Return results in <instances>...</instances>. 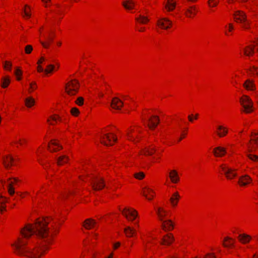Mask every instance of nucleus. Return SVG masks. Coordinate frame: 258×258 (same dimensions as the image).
I'll list each match as a JSON object with an SVG mask.
<instances>
[{"label":"nucleus","mask_w":258,"mask_h":258,"mask_svg":"<svg viewBox=\"0 0 258 258\" xmlns=\"http://www.w3.org/2000/svg\"><path fill=\"white\" fill-rule=\"evenodd\" d=\"M62 148V146H60L55 141H51V144L48 145V149L51 152H56Z\"/></svg>","instance_id":"nucleus-18"},{"label":"nucleus","mask_w":258,"mask_h":258,"mask_svg":"<svg viewBox=\"0 0 258 258\" xmlns=\"http://www.w3.org/2000/svg\"><path fill=\"white\" fill-rule=\"evenodd\" d=\"M45 38L46 39V42H44L42 41H40V42L43 47L47 48L49 46L50 43L52 42L53 37V36H49L46 37Z\"/></svg>","instance_id":"nucleus-30"},{"label":"nucleus","mask_w":258,"mask_h":258,"mask_svg":"<svg viewBox=\"0 0 258 258\" xmlns=\"http://www.w3.org/2000/svg\"><path fill=\"white\" fill-rule=\"evenodd\" d=\"M204 258H216V256L213 253H208L204 256Z\"/></svg>","instance_id":"nucleus-52"},{"label":"nucleus","mask_w":258,"mask_h":258,"mask_svg":"<svg viewBox=\"0 0 258 258\" xmlns=\"http://www.w3.org/2000/svg\"><path fill=\"white\" fill-rule=\"evenodd\" d=\"M248 147V152H252L253 150H255L256 149V147H254V146H250L249 144L247 145Z\"/></svg>","instance_id":"nucleus-50"},{"label":"nucleus","mask_w":258,"mask_h":258,"mask_svg":"<svg viewBox=\"0 0 258 258\" xmlns=\"http://www.w3.org/2000/svg\"><path fill=\"white\" fill-rule=\"evenodd\" d=\"M25 104L28 107H32L33 105H34V104L35 103L34 99L31 97L25 99Z\"/></svg>","instance_id":"nucleus-35"},{"label":"nucleus","mask_w":258,"mask_h":258,"mask_svg":"<svg viewBox=\"0 0 258 258\" xmlns=\"http://www.w3.org/2000/svg\"><path fill=\"white\" fill-rule=\"evenodd\" d=\"M243 27L245 29H248L249 28L248 27V23L245 22V23H244V25H243Z\"/></svg>","instance_id":"nucleus-60"},{"label":"nucleus","mask_w":258,"mask_h":258,"mask_svg":"<svg viewBox=\"0 0 258 258\" xmlns=\"http://www.w3.org/2000/svg\"><path fill=\"white\" fill-rule=\"evenodd\" d=\"M122 214L130 221H133L138 215L137 212L133 209L125 208L122 212Z\"/></svg>","instance_id":"nucleus-5"},{"label":"nucleus","mask_w":258,"mask_h":258,"mask_svg":"<svg viewBox=\"0 0 258 258\" xmlns=\"http://www.w3.org/2000/svg\"><path fill=\"white\" fill-rule=\"evenodd\" d=\"M120 245V243L119 242H117L113 244V248L114 249L117 248Z\"/></svg>","instance_id":"nucleus-55"},{"label":"nucleus","mask_w":258,"mask_h":258,"mask_svg":"<svg viewBox=\"0 0 258 258\" xmlns=\"http://www.w3.org/2000/svg\"><path fill=\"white\" fill-rule=\"evenodd\" d=\"M126 136L129 140L135 142V138L129 132L127 133Z\"/></svg>","instance_id":"nucleus-51"},{"label":"nucleus","mask_w":258,"mask_h":258,"mask_svg":"<svg viewBox=\"0 0 258 258\" xmlns=\"http://www.w3.org/2000/svg\"><path fill=\"white\" fill-rule=\"evenodd\" d=\"M180 198V196L179 195V194L177 192H175L171 197V198L170 199V201L171 202V204L173 206H175L177 204V202L178 200Z\"/></svg>","instance_id":"nucleus-31"},{"label":"nucleus","mask_w":258,"mask_h":258,"mask_svg":"<svg viewBox=\"0 0 258 258\" xmlns=\"http://www.w3.org/2000/svg\"><path fill=\"white\" fill-rule=\"evenodd\" d=\"M240 103L243 109L242 111L249 113L253 111V103L250 98L246 95H243L240 99Z\"/></svg>","instance_id":"nucleus-2"},{"label":"nucleus","mask_w":258,"mask_h":258,"mask_svg":"<svg viewBox=\"0 0 258 258\" xmlns=\"http://www.w3.org/2000/svg\"><path fill=\"white\" fill-rule=\"evenodd\" d=\"M69 160L68 156L62 155L58 157L57 159V164L58 166H61L68 162Z\"/></svg>","instance_id":"nucleus-23"},{"label":"nucleus","mask_w":258,"mask_h":258,"mask_svg":"<svg viewBox=\"0 0 258 258\" xmlns=\"http://www.w3.org/2000/svg\"><path fill=\"white\" fill-rule=\"evenodd\" d=\"M91 185L95 190H101L105 186L104 180L101 178H96L93 180Z\"/></svg>","instance_id":"nucleus-8"},{"label":"nucleus","mask_w":258,"mask_h":258,"mask_svg":"<svg viewBox=\"0 0 258 258\" xmlns=\"http://www.w3.org/2000/svg\"><path fill=\"white\" fill-rule=\"evenodd\" d=\"M234 240L229 237H226L224 239V243L223 245L224 247H232L234 245Z\"/></svg>","instance_id":"nucleus-26"},{"label":"nucleus","mask_w":258,"mask_h":258,"mask_svg":"<svg viewBox=\"0 0 258 258\" xmlns=\"http://www.w3.org/2000/svg\"><path fill=\"white\" fill-rule=\"evenodd\" d=\"M157 25L161 29H168L171 27L172 22L168 18L163 17L157 20Z\"/></svg>","instance_id":"nucleus-6"},{"label":"nucleus","mask_w":258,"mask_h":258,"mask_svg":"<svg viewBox=\"0 0 258 258\" xmlns=\"http://www.w3.org/2000/svg\"><path fill=\"white\" fill-rule=\"evenodd\" d=\"M10 82V80L9 77H5L3 79L2 87L6 88L8 86Z\"/></svg>","instance_id":"nucleus-37"},{"label":"nucleus","mask_w":258,"mask_h":258,"mask_svg":"<svg viewBox=\"0 0 258 258\" xmlns=\"http://www.w3.org/2000/svg\"><path fill=\"white\" fill-rule=\"evenodd\" d=\"M246 156L247 157L250 159L251 160L256 162L258 161V156L257 155L252 154L250 153H247L246 154Z\"/></svg>","instance_id":"nucleus-38"},{"label":"nucleus","mask_w":258,"mask_h":258,"mask_svg":"<svg viewBox=\"0 0 258 258\" xmlns=\"http://www.w3.org/2000/svg\"><path fill=\"white\" fill-rule=\"evenodd\" d=\"M45 60V58L44 57H41L40 59L38 61V64L41 63L43 61Z\"/></svg>","instance_id":"nucleus-57"},{"label":"nucleus","mask_w":258,"mask_h":258,"mask_svg":"<svg viewBox=\"0 0 258 258\" xmlns=\"http://www.w3.org/2000/svg\"><path fill=\"white\" fill-rule=\"evenodd\" d=\"M24 13H25V15L28 17H30V14H29V13L25 9L24 10Z\"/></svg>","instance_id":"nucleus-58"},{"label":"nucleus","mask_w":258,"mask_h":258,"mask_svg":"<svg viewBox=\"0 0 258 258\" xmlns=\"http://www.w3.org/2000/svg\"><path fill=\"white\" fill-rule=\"evenodd\" d=\"M234 18L235 21L237 22H246V15L242 11H236L234 15Z\"/></svg>","instance_id":"nucleus-10"},{"label":"nucleus","mask_w":258,"mask_h":258,"mask_svg":"<svg viewBox=\"0 0 258 258\" xmlns=\"http://www.w3.org/2000/svg\"><path fill=\"white\" fill-rule=\"evenodd\" d=\"M124 232L127 237H132L135 233L136 231L132 228L128 226L124 228Z\"/></svg>","instance_id":"nucleus-32"},{"label":"nucleus","mask_w":258,"mask_h":258,"mask_svg":"<svg viewBox=\"0 0 258 258\" xmlns=\"http://www.w3.org/2000/svg\"><path fill=\"white\" fill-rule=\"evenodd\" d=\"M149 123L148 126L151 129L153 130L158 125L159 122V117L156 115L152 116L148 119Z\"/></svg>","instance_id":"nucleus-11"},{"label":"nucleus","mask_w":258,"mask_h":258,"mask_svg":"<svg viewBox=\"0 0 258 258\" xmlns=\"http://www.w3.org/2000/svg\"><path fill=\"white\" fill-rule=\"evenodd\" d=\"M5 210V207L3 206L2 205L0 207V210L1 212H3V210Z\"/></svg>","instance_id":"nucleus-62"},{"label":"nucleus","mask_w":258,"mask_h":258,"mask_svg":"<svg viewBox=\"0 0 258 258\" xmlns=\"http://www.w3.org/2000/svg\"><path fill=\"white\" fill-rule=\"evenodd\" d=\"M243 87L248 90H254L255 89V85L253 82L250 80H247L243 84Z\"/></svg>","instance_id":"nucleus-28"},{"label":"nucleus","mask_w":258,"mask_h":258,"mask_svg":"<svg viewBox=\"0 0 258 258\" xmlns=\"http://www.w3.org/2000/svg\"><path fill=\"white\" fill-rule=\"evenodd\" d=\"M249 71L251 72L252 75L258 74L257 68L255 67L254 66H253L252 68H250L249 69Z\"/></svg>","instance_id":"nucleus-49"},{"label":"nucleus","mask_w":258,"mask_h":258,"mask_svg":"<svg viewBox=\"0 0 258 258\" xmlns=\"http://www.w3.org/2000/svg\"><path fill=\"white\" fill-rule=\"evenodd\" d=\"M155 150L154 148H147L144 151V154L151 155L155 152Z\"/></svg>","instance_id":"nucleus-39"},{"label":"nucleus","mask_w":258,"mask_h":258,"mask_svg":"<svg viewBox=\"0 0 258 258\" xmlns=\"http://www.w3.org/2000/svg\"><path fill=\"white\" fill-rule=\"evenodd\" d=\"M14 74L17 76V80H20L21 78L19 77V76H21L22 74V72L21 70H20L18 68H17L14 72Z\"/></svg>","instance_id":"nucleus-40"},{"label":"nucleus","mask_w":258,"mask_h":258,"mask_svg":"<svg viewBox=\"0 0 258 258\" xmlns=\"http://www.w3.org/2000/svg\"><path fill=\"white\" fill-rule=\"evenodd\" d=\"M251 181V178L249 176L245 175L239 177L238 182L241 186H245L250 183Z\"/></svg>","instance_id":"nucleus-17"},{"label":"nucleus","mask_w":258,"mask_h":258,"mask_svg":"<svg viewBox=\"0 0 258 258\" xmlns=\"http://www.w3.org/2000/svg\"><path fill=\"white\" fill-rule=\"evenodd\" d=\"M124 8L127 10H132L134 8L135 3L132 0H126L122 3Z\"/></svg>","instance_id":"nucleus-29"},{"label":"nucleus","mask_w":258,"mask_h":258,"mask_svg":"<svg viewBox=\"0 0 258 258\" xmlns=\"http://www.w3.org/2000/svg\"><path fill=\"white\" fill-rule=\"evenodd\" d=\"M253 135L255 136V137H254V138L252 140L254 141V144L257 145V141L258 139L257 134H254Z\"/></svg>","instance_id":"nucleus-53"},{"label":"nucleus","mask_w":258,"mask_h":258,"mask_svg":"<svg viewBox=\"0 0 258 258\" xmlns=\"http://www.w3.org/2000/svg\"><path fill=\"white\" fill-rule=\"evenodd\" d=\"M79 112V109L76 107L72 108L71 109V113L74 116H77Z\"/></svg>","instance_id":"nucleus-47"},{"label":"nucleus","mask_w":258,"mask_h":258,"mask_svg":"<svg viewBox=\"0 0 258 258\" xmlns=\"http://www.w3.org/2000/svg\"><path fill=\"white\" fill-rule=\"evenodd\" d=\"M14 160V159L11 156H6V158H3V164L5 166V168L7 169H9L12 166L13 162Z\"/></svg>","instance_id":"nucleus-19"},{"label":"nucleus","mask_w":258,"mask_h":258,"mask_svg":"<svg viewBox=\"0 0 258 258\" xmlns=\"http://www.w3.org/2000/svg\"><path fill=\"white\" fill-rule=\"evenodd\" d=\"M142 194L148 200H151L154 196V191L148 187L143 188Z\"/></svg>","instance_id":"nucleus-13"},{"label":"nucleus","mask_w":258,"mask_h":258,"mask_svg":"<svg viewBox=\"0 0 258 258\" xmlns=\"http://www.w3.org/2000/svg\"><path fill=\"white\" fill-rule=\"evenodd\" d=\"M174 237L173 235L171 233H168L166 235H165L163 238H162V241L161 243L162 244H167V245H170L172 243V242L174 241Z\"/></svg>","instance_id":"nucleus-14"},{"label":"nucleus","mask_w":258,"mask_h":258,"mask_svg":"<svg viewBox=\"0 0 258 258\" xmlns=\"http://www.w3.org/2000/svg\"><path fill=\"white\" fill-rule=\"evenodd\" d=\"M123 102L117 97L112 98L111 106L115 109L120 110L123 106Z\"/></svg>","instance_id":"nucleus-12"},{"label":"nucleus","mask_w":258,"mask_h":258,"mask_svg":"<svg viewBox=\"0 0 258 258\" xmlns=\"http://www.w3.org/2000/svg\"><path fill=\"white\" fill-rule=\"evenodd\" d=\"M244 54L247 56H250L252 55L254 53V48L253 47H247V48H245L244 50Z\"/></svg>","instance_id":"nucleus-36"},{"label":"nucleus","mask_w":258,"mask_h":258,"mask_svg":"<svg viewBox=\"0 0 258 258\" xmlns=\"http://www.w3.org/2000/svg\"><path fill=\"white\" fill-rule=\"evenodd\" d=\"M218 3V0H209L208 4L210 7H216Z\"/></svg>","instance_id":"nucleus-42"},{"label":"nucleus","mask_w":258,"mask_h":258,"mask_svg":"<svg viewBox=\"0 0 258 258\" xmlns=\"http://www.w3.org/2000/svg\"><path fill=\"white\" fill-rule=\"evenodd\" d=\"M79 88V83L76 80H72L66 85V92L70 96L75 95L78 91Z\"/></svg>","instance_id":"nucleus-3"},{"label":"nucleus","mask_w":258,"mask_h":258,"mask_svg":"<svg viewBox=\"0 0 258 258\" xmlns=\"http://www.w3.org/2000/svg\"><path fill=\"white\" fill-rule=\"evenodd\" d=\"M83 102L84 99L82 97H78L76 101V104H77L79 106L82 105L83 104Z\"/></svg>","instance_id":"nucleus-46"},{"label":"nucleus","mask_w":258,"mask_h":258,"mask_svg":"<svg viewBox=\"0 0 258 258\" xmlns=\"http://www.w3.org/2000/svg\"><path fill=\"white\" fill-rule=\"evenodd\" d=\"M196 12H197L196 8L194 6H191L185 10V14L186 17L191 18L193 16L196 15Z\"/></svg>","instance_id":"nucleus-22"},{"label":"nucleus","mask_w":258,"mask_h":258,"mask_svg":"<svg viewBox=\"0 0 258 258\" xmlns=\"http://www.w3.org/2000/svg\"><path fill=\"white\" fill-rule=\"evenodd\" d=\"M169 177L173 183H177L179 180L177 172L175 170H171L169 172Z\"/></svg>","instance_id":"nucleus-21"},{"label":"nucleus","mask_w":258,"mask_h":258,"mask_svg":"<svg viewBox=\"0 0 258 258\" xmlns=\"http://www.w3.org/2000/svg\"><path fill=\"white\" fill-rule=\"evenodd\" d=\"M145 30V28H141L140 29H139V31H141V32H142L143 31H144Z\"/></svg>","instance_id":"nucleus-64"},{"label":"nucleus","mask_w":258,"mask_h":258,"mask_svg":"<svg viewBox=\"0 0 258 258\" xmlns=\"http://www.w3.org/2000/svg\"><path fill=\"white\" fill-rule=\"evenodd\" d=\"M233 29V26L232 24H229V31H231Z\"/></svg>","instance_id":"nucleus-59"},{"label":"nucleus","mask_w":258,"mask_h":258,"mask_svg":"<svg viewBox=\"0 0 258 258\" xmlns=\"http://www.w3.org/2000/svg\"><path fill=\"white\" fill-rule=\"evenodd\" d=\"M217 135L219 137H223L225 136L228 133L227 128L222 125L217 126Z\"/></svg>","instance_id":"nucleus-25"},{"label":"nucleus","mask_w":258,"mask_h":258,"mask_svg":"<svg viewBox=\"0 0 258 258\" xmlns=\"http://www.w3.org/2000/svg\"><path fill=\"white\" fill-rule=\"evenodd\" d=\"M113 257V253H111L108 257V258H112Z\"/></svg>","instance_id":"nucleus-63"},{"label":"nucleus","mask_w":258,"mask_h":258,"mask_svg":"<svg viewBox=\"0 0 258 258\" xmlns=\"http://www.w3.org/2000/svg\"><path fill=\"white\" fill-rule=\"evenodd\" d=\"M175 7V3L172 2V0H168L166 6V9L168 11H172Z\"/></svg>","instance_id":"nucleus-34"},{"label":"nucleus","mask_w":258,"mask_h":258,"mask_svg":"<svg viewBox=\"0 0 258 258\" xmlns=\"http://www.w3.org/2000/svg\"><path fill=\"white\" fill-rule=\"evenodd\" d=\"M50 221V218L48 217L39 218L33 225L25 226L21 231L23 238H18L16 242L12 244L16 253L28 258H39L43 250L36 247L31 248L27 247L26 245L29 243V238L33 234L41 240L42 246L51 243L53 235L48 227Z\"/></svg>","instance_id":"nucleus-1"},{"label":"nucleus","mask_w":258,"mask_h":258,"mask_svg":"<svg viewBox=\"0 0 258 258\" xmlns=\"http://www.w3.org/2000/svg\"><path fill=\"white\" fill-rule=\"evenodd\" d=\"M30 88L33 90L36 89V83H32L30 84Z\"/></svg>","instance_id":"nucleus-54"},{"label":"nucleus","mask_w":258,"mask_h":258,"mask_svg":"<svg viewBox=\"0 0 258 258\" xmlns=\"http://www.w3.org/2000/svg\"><path fill=\"white\" fill-rule=\"evenodd\" d=\"M220 167L227 179H232L236 176L234 169L228 167L224 165H222Z\"/></svg>","instance_id":"nucleus-7"},{"label":"nucleus","mask_w":258,"mask_h":258,"mask_svg":"<svg viewBox=\"0 0 258 258\" xmlns=\"http://www.w3.org/2000/svg\"><path fill=\"white\" fill-rule=\"evenodd\" d=\"M37 70L39 72H44V70L42 68V67L40 66H38Z\"/></svg>","instance_id":"nucleus-56"},{"label":"nucleus","mask_w":258,"mask_h":258,"mask_svg":"<svg viewBox=\"0 0 258 258\" xmlns=\"http://www.w3.org/2000/svg\"><path fill=\"white\" fill-rule=\"evenodd\" d=\"M12 63L10 62L6 61L5 62V63L4 64V68L5 69L7 70L10 71L12 67Z\"/></svg>","instance_id":"nucleus-43"},{"label":"nucleus","mask_w":258,"mask_h":258,"mask_svg":"<svg viewBox=\"0 0 258 258\" xmlns=\"http://www.w3.org/2000/svg\"><path fill=\"white\" fill-rule=\"evenodd\" d=\"M136 20L141 24H145L149 21V19L147 16L143 15H139L136 18Z\"/></svg>","instance_id":"nucleus-24"},{"label":"nucleus","mask_w":258,"mask_h":258,"mask_svg":"<svg viewBox=\"0 0 258 258\" xmlns=\"http://www.w3.org/2000/svg\"><path fill=\"white\" fill-rule=\"evenodd\" d=\"M33 50V47L31 45H27L26 46L25 48V52L27 54H29Z\"/></svg>","instance_id":"nucleus-45"},{"label":"nucleus","mask_w":258,"mask_h":258,"mask_svg":"<svg viewBox=\"0 0 258 258\" xmlns=\"http://www.w3.org/2000/svg\"><path fill=\"white\" fill-rule=\"evenodd\" d=\"M238 240L242 244H246L248 243L251 239L250 235L246 234H240L238 236Z\"/></svg>","instance_id":"nucleus-20"},{"label":"nucleus","mask_w":258,"mask_h":258,"mask_svg":"<svg viewBox=\"0 0 258 258\" xmlns=\"http://www.w3.org/2000/svg\"><path fill=\"white\" fill-rule=\"evenodd\" d=\"M226 153V149L222 147H217L214 149L213 153L216 157H222Z\"/></svg>","instance_id":"nucleus-16"},{"label":"nucleus","mask_w":258,"mask_h":258,"mask_svg":"<svg viewBox=\"0 0 258 258\" xmlns=\"http://www.w3.org/2000/svg\"><path fill=\"white\" fill-rule=\"evenodd\" d=\"M157 213L160 218V220L163 222V218L165 216L166 212L162 208H159L157 209Z\"/></svg>","instance_id":"nucleus-33"},{"label":"nucleus","mask_w":258,"mask_h":258,"mask_svg":"<svg viewBox=\"0 0 258 258\" xmlns=\"http://www.w3.org/2000/svg\"><path fill=\"white\" fill-rule=\"evenodd\" d=\"M9 184L8 185V190L11 196L14 195L15 194V189L13 187L15 183H17L20 181V180L16 177H12L8 179Z\"/></svg>","instance_id":"nucleus-9"},{"label":"nucleus","mask_w":258,"mask_h":258,"mask_svg":"<svg viewBox=\"0 0 258 258\" xmlns=\"http://www.w3.org/2000/svg\"><path fill=\"white\" fill-rule=\"evenodd\" d=\"M134 176L135 178L138 179H142L145 177V174L143 172H141L139 173H137L134 174Z\"/></svg>","instance_id":"nucleus-41"},{"label":"nucleus","mask_w":258,"mask_h":258,"mask_svg":"<svg viewBox=\"0 0 258 258\" xmlns=\"http://www.w3.org/2000/svg\"><path fill=\"white\" fill-rule=\"evenodd\" d=\"M54 66L52 64H49L47 66V69L45 70L44 72L46 73H50L52 72L54 69Z\"/></svg>","instance_id":"nucleus-44"},{"label":"nucleus","mask_w":258,"mask_h":258,"mask_svg":"<svg viewBox=\"0 0 258 258\" xmlns=\"http://www.w3.org/2000/svg\"><path fill=\"white\" fill-rule=\"evenodd\" d=\"M188 120H189V121H190V122H192L193 121L194 118H192L191 115H188Z\"/></svg>","instance_id":"nucleus-61"},{"label":"nucleus","mask_w":258,"mask_h":258,"mask_svg":"<svg viewBox=\"0 0 258 258\" xmlns=\"http://www.w3.org/2000/svg\"><path fill=\"white\" fill-rule=\"evenodd\" d=\"M96 224V222L92 219H86L83 224L85 228L89 229L93 227Z\"/></svg>","instance_id":"nucleus-27"},{"label":"nucleus","mask_w":258,"mask_h":258,"mask_svg":"<svg viewBox=\"0 0 258 258\" xmlns=\"http://www.w3.org/2000/svg\"><path fill=\"white\" fill-rule=\"evenodd\" d=\"M112 140L113 142L117 141V138L113 134H105L101 138V143L105 146H112Z\"/></svg>","instance_id":"nucleus-4"},{"label":"nucleus","mask_w":258,"mask_h":258,"mask_svg":"<svg viewBox=\"0 0 258 258\" xmlns=\"http://www.w3.org/2000/svg\"><path fill=\"white\" fill-rule=\"evenodd\" d=\"M50 118L52 120H53V121H55V122H56V121L57 120L59 121H61V117H60L57 115H55L54 116H52Z\"/></svg>","instance_id":"nucleus-48"},{"label":"nucleus","mask_w":258,"mask_h":258,"mask_svg":"<svg viewBox=\"0 0 258 258\" xmlns=\"http://www.w3.org/2000/svg\"><path fill=\"white\" fill-rule=\"evenodd\" d=\"M162 228L164 231H170L173 229V224L170 220H165L162 222Z\"/></svg>","instance_id":"nucleus-15"}]
</instances>
